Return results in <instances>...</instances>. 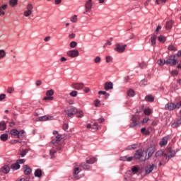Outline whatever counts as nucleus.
Returning <instances> with one entry per match:
<instances>
[{"label": "nucleus", "mask_w": 181, "mask_h": 181, "mask_svg": "<svg viewBox=\"0 0 181 181\" xmlns=\"http://www.w3.org/2000/svg\"><path fill=\"white\" fill-rule=\"evenodd\" d=\"M139 160L140 162H145L146 160V156H144V151L142 148H139L136 151L134 156H133V160Z\"/></svg>", "instance_id": "1"}, {"label": "nucleus", "mask_w": 181, "mask_h": 181, "mask_svg": "<svg viewBox=\"0 0 181 181\" xmlns=\"http://www.w3.org/2000/svg\"><path fill=\"white\" fill-rule=\"evenodd\" d=\"M65 112L67 117H70L71 118L74 115H75V114H77V108L70 106L66 110H65Z\"/></svg>", "instance_id": "2"}, {"label": "nucleus", "mask_w": 181, "mask_h": 181, "mask_svg": "<svg viewBox=\"0 0 181 181\" xmlns=\"http://www.w3.org/2000/svg\"><path fill=\"white\" fill-rule=\"evenodd\" d=\"M165 108L167 111H175V110L176 109L179 110L177 103H175L172 102L165 104Z\"/></svg>", "instance_id": "3"}, {"label": "nucleus", "mask_w": 181, "mask_h": 181, "mask_svg": "<svg viewBox=\"0 0 181 181\" xmlns=\"http://www.w3.org/2000/svg\"><path fill=\"white\" fill-rule=\"evenodd\" d=\"M165 64H170V66H176L177 64V60H176V55H170L169 58L165 61Z\"/></svg>", "instance_id": "4"}, {"label": "nucleus", "mask_w": 181, "mask_h": 181, "mask_svg": "<svg viewBox=\"0 0 181 181\" xmlns=\"http://www.w3.org/2000/svg\"><path fill=\"white\" fill-rule=\"evenodd\" d=\"M127 48V44L124 45L120 43H117L115 45V47L114 49L115 52H117L118 53H124L125 52V49Z\"/></svg>", "instance_id": "5"}, {"label": "nucleus", "mask_w": 181, "mask_h": 181, "mask_svg": "<svg viewBox=\"0 0 181 181\" xmlns=\"http://www.w3.org/2000/svg\"><path fill=\"white\" fill-rule=\"evenodd\" d=\"M168 153H170V155H167L166 153L164 154V158H165L167 162L170 160L172 158H175L176 156V151L172 150V148H170Z\"/></svg>", "instance_id": "6"}, {"label": "nucleus", "mask_w": 181, "mask_h": 181, "mask_svg": "<svg viewBox=\"0 0 181 181\" xmlns=\"http://www.w3.org/2000/svg\"><path fill=\"white\" fill-rule=\"evenodd\" d=\"M81 172V169L78 167V165H75L74 168L73 176L76 180H78L81 177L78 176V173Z\"/></svg>", "instance_id": "7"}, {"label": "nucleus", "mask_w": 181, "mask_h": 181, "mask_svg": "<svg viewBox=\"0 0 181 181\" xmlns=\"http://www.w3.org/2000/svg\"><path fill=\"white\" fill-rule=\"evenodd\" d=\"M170 139V135H167L162 138L161 141L159 142L160 146H166L168 145V141Z\"/></svg>", "instance_id": "8"}, {"label": "nucleus", "mask_w": 181, "mask_h": 181, "mask_svg": "<svg viewBox=\"0 0 181 181\" xmlns=\"http://www.w3.org/2000/svg\"><path fill=\"white\" fill-rule=\"evenodd\" d=\"M146 153H148V158H146V159H149V158H151L152 155L155 153V147L152 146L148 147L146 151Z\"/></svg>", "instance_id": "9"}, {"label": "nucleus", "mask_w": 181, "mask_h": 181, "mask_svg": "<svg viewBox=\"0 0 181 181\" xmlns=\"http://www.w3.org/2000/svg\"><path fill=\"white\" fill-rule=\"evenodd\" d=\"M63 138L62 137V134H57L55 139H52L51 143L53 145H59L60 144V141H62Z\"/></svg>", "instance_id": "10"}, {"label": "nucleus", "mask_w": 181, "mask_h": 181, "mask_svg": "<svg viewBox=\"0 0 181 181\" xmlns=\"http://www.w3.org/2000/svg\"><path fill=\"white\" fill-rule=\"evenodd\" d=\"M93 0H88L85 4L86 11L83 13L86 14V12H90L91 8H93Z\"/></svg>", "instance_id": "11"}, {"label": "nucleus", "mask_w": 181, "mask_h": 181, "mask_svg": "<svg viewBox=\"0 0 181 181\" xmlns=\"http://www.w3.org/2000/svg\"><path fill=\"white\" fill-rule=\"evenodd\" d=\"M131 124H129V128H134V127H136L138 125V117L135 115H133L131 119Z\"/></svg>", "instance_id": "12"}, {"label": "nucleus", "mask_w": 181, "mask_h": 181, "mask_svg": "<svg viewBox=\"0 0 181 181\" xmlns=\"http://www.w3.org/2000/svg\"><path fill=\"white\" fill-rule=\"evenodd\" d=\"M71 87L75 90H83L84 88V83H74L71 84Z\"/></svg>", "instance_id": "13"}, {"label": "nucleus", "mask_w": 181, "mask_h": 181, "mask_svg": "<svg viewBox=\"0 0 181 181\" xmlns=\"http://www.w3.org/2000/svg\"><path fill=\"white\" fill-rule=\"evenodd\" d=\"M78 54L79 53L78 50H70L67 52V56H69V57H77Z\"/></svg>", "instance_id": "14"}, {"label": "nucleus", "mask_w": 181, "mask_h": 181, "mask_svg": "<svg viewBox=\"0 0 181 181\" xmlns=\"http://www.w3.org/2000/svg\"><path fill=\"white\" fill-rule=\"evenodd\" d=\"M104 88L106 91H108L109 90H112L114 88V84L112 82H105L104 84Z\"/></svg>", "instance_id": "15"}, {"label": "nucleus", "mask_w": 181, "mask_h": 181, "mask_svg": "<svg viewBox=\"0 0 181 181\" xmlns=\"http://www.w3.org/2000/svg\"><path fill=\"white\" fill-rule=\"evenodd\" d=\"M119 160H122L123 162H132V160H134V157H128V156H121L119 158Z\"/></svg>", "instance_id": "16"}, {"label": "nucleus", "mask_w": 181, "mask_h": 181, "mask_svg": "<svg viewBox=\"0 0 181 181\" xmlns=\"http://www.w3.org/2000/svg\"><path fill=\"white\" fill-rule=\"evenodd\" d=\"M23 169H24V175H26L27 176H29L30 173H32V168L29 167L28 165H23Z\"/></svg>", "instance_id": "17"}, {"label": "nucleus", "mask_w": 181, "mask_h": 181, "mask_svg": "<svg viewBox=\"0 0 181 181\" xmlns=\"http://www.w3.org/2000/svg\"><path fill=\"white\" fill-rule=\"evenodd\" d=\"M1 172H2L3 173H5V175L9 173V171L11 170V168L9 167V165H4L1 168Z\"/></svg>", "instance_id": "18"}, {"label": "nucleus", "mask_w": 181, "mask_h": 181, "mask_svg": "<svg viewBox=\"0 0 181 181\" xmlns=\"http://www.w3.org/2000/svg\"><path fill=\"white\" fill-rule=\"evenodd\" d=\"M153 168H155V165L153 164L150 165L149 167H146L145 169L146 175H149V173H151L152 170H153Z\"/></svg>", "instance_id": "19"}, {"label": "nucleus", "mask_w": 181, "mask_h": 181, "mask_svg": "<svg viewBox=\"0 0 181 181\" xmlns=\"http://www.w3.org/2000/svg\"><path fill=\"white\" fill-rule=\"evenodd\" d=\"M29 151H30V148L19 150L20 155H21V158L25 157L26 156V154L28 153V152H29Z\"/></svg>", "instance_id": "20"}, {"label": "nucleus", "mask_w": 181, "mask_h": 181, "mask_svg": "<svg viewBox=\"0 0 181 181\" xmlns=\"http://www.w3.org/2000/svg\"><path fill=\"white\" fill-rule=\"evenodd\" d=\"M25 130H20L18 131V134H17V138L18 139H23L25 137Z\"/></svg>", "instance_id": "21"}, {"label": "nucleus", "mask_w": 181, "mask_h": 181, "mask_svg": "<svg viewBox=\"0 0 181 181\" xmlns=\"http://www.w3.org/2000/svg\"><path fill=\"white\" fill-rule=\"evenodd\" d=\"M173 23L174 22L173 20H170L169 21H167L165 24V29H172L173 26Z\"/></svg>", "instance_id": "22"}, {"label": "nucleus", "mask_w": 181, "mask_h": 181, "mask_svg": "<svg viewBox=\"0 0 181 181\" xmlns=\"http://www.w3.org/2000/svg\"><path fill=\"white\" fill-rule=\"evenodd\" d=\"M34 176L35 177H42V169L38 168V169L35 170V171L34 173Z\"/></svg>", "instance_id": "23"}, {"label": "nucleus", "mask_w": 181, "mask_h": 181, "mask_svg": "<svg viewBox=\"0 0 181 181\" xmlns=\"http://www.w3.org/2000/svg\"><path fill=\"white\" fill-rule=\"evenodd\" d=\"M145 100L148 103H153V101H155V98L152 95H148L145 97Z\"/></svg>", "instance_id": "24"}, {"label": "nucleus", "mask_w": 181, "mask_h": 181, "mask_svg": "<svg viewBox=\"0 0 181 181\" xmlns=\"http://www.w3.org/2000/svg\"><path fill=\"white\" fill-rule=\"evenodd\" d=\"M168 50L170 52H177V47H176V45H175L173 44H170L168 46Z\"/></svg>", "instance_id": "25"}, {"label": "nucleus", "mask_w": 181, "mask_h": 181, "mask_svg": "<svg viewBox=\"0 0 181 181\" xmlns=\"http://www.w3.org/2000/svg\"><path fill=\"white\" fill-rule=\"evenodd\" d=\"M8 8V5L4 4L2 6H0V15H2L3 16H5V11H6V9Z\"/></svg>", "instance_id": "26"}, {"label": "nucleus", "mask_w": 181, "mask_h": 181, "mask_svg": "<svg viewBox=\"0 0 181 181\" xmlns=\"http://www.w3.org/2000/svg\"><path fill=\"white\" fill-rule=\"evenodd\" d=\"M164 154H165V152L163 151V150H158L156 153V158H159L160 156H163V158H165Z\"/></svg>", "instance_id": "27"}, {"label": "nucleus", "mask_w": 181, "mask_h": 181, "mask_svg": "<svg viewBox=\"0 0 181 181\" xmlns=\"http://www.w3.org/2000/svg\"><path fill=\"white\" fill-rule=\"evenodd\" d=\"M6 129V122L5 121L0 122V131H5Z\"/></svg>", "instance_id": "28"}, {"label": "nucleus", "mask_w": 181, "mask_h": 181, "mask_svg": "<svg viewBox=\"0 0 181 181\" xmlns=\"http://www.w3.org/2000/svg\"><path fill=\"white\" fill-rule=\"evenodd\" d=\"M95 162H97L96 158H91L89 160H86V163L88 165H93V163H95Z\"/></svg>", "instance_id": "29"}, {"label": "nucleus", "mask_w": 181, "mask_h": 181, "mask_svg": "<svg viewBox=\"0 0 181 181\" xmlns=\"http://www.w3.org/2000/svg\"><path fill=\"white\" fill-rule=\"evenodd\" d=\"M11 169H13L14 170H18V169L21 168V165H19L17 161L16 163H13L11 165Z\"/></svg>", "instance_id": "30"}, {"label": "nucleus", "mask_w": 181, "mask_h": 181, "mask_svg": "<svg viewBox=\"0 0 181 181\" xmlns=\"http://www.w3.org/2000/svg\"><path fill=\"white\" fill-rule=\"evenodd\" d=\"M81 168H83L84 170H90V165L86 164V163H82L79 165Z\"/></svg>", "instance_id": "31"}, {"label": "nucleus", "mask_w": 181, "mask_h": 181, "mask_svg": "<svg viewBox=\"0 0 181 181\" xmlns=\"http://www.w3.org/2000/svg\"><path fill=\"white\" fill-rule=\"evenodd\" d=\"M0 139L3 142H6L8 141V134H3L0 136Z\"/></svg>", "instance_id": "32"}, {"label": "nucleus", "mask_w": 181, "mask_h": 181, "mask_svg": "<svg viewBox=\"0 0 181 181\" xmlns=\"http://www.w3.org/2000/svg\"><path fill=\"white\" fill-rule=\"evenodd\" d=\"M10 134L13 136H18V134H19V131L16 129H13L10 131Z\"/></svg>", "instance_id": "33"}, {"label": "nucleus", "mask_w": 181, "mask_h": 181, "mask_svg": "<svg viewBox=\"0 0 181 181\" xmlns=\"http://www.w3.org/2000/svg\"><path fill=\"white\" fill-rule=\"evenodd\" d=\"M141 134H143V135H151V132H149V130H147L145 127L141 129Z\"/></svg>", "instance_id": "34"}, {"label": "nucleus", "mask_w": 181, "mask_h": 181, "mask_svg": "<svg viewBox=\"0 0 181 181\" xmlns=\"http://www.w3.org/2000/svg\"><path fill=\"white\" fill-rule=\"evenodd\" d=\"M158 42H160V43H165L166 42V37L164 35H160L158 37Z\"/></svg>", "instance_id": "35"}, {"label": "nucleus", "mask_w": 181, "mask_h": 181, "mask_svg": "<svg viewBox=\"0 0 181 181\" xmlns=\"http://www.w3.org/2000/svg\"><path fill=\"white\" fill-rule=\"evenodd\" d=\"M157 36L156 35H153L151 37V45L152 46H155V45H156V39H157Z\"/></svg>", "instance_id": "36"}, {"label": "nucleus", "mask_w": 181, "mask_h": 181, "mask_svg": "<svg viewBox=\"0 0 181 181\" xmlns=\"http://www.w3.org/2000/svg\"><path fill=\"white\" fill-rule=\"evenodd\" d=\"M54 90H53L52 89L48 90L46 92L47 97H52V95H54Z\"/></svg>", "instance_id": "37"}, {"label": "nucleus", "mask_w": 181, "mask_h": 181, "mask_svg": "<svg viewBox=\"0 0 181 181\" xmlns=\"http://www.w3.org/2000/svg\"><path fill=\"white\" fill-rule=\"evenodd\" d=\"M127 95L129 97H134L135 95V91L132 89H130L127 91Z\"/></svg>", "instance_id": "38"}, {"label": "nucleus", "mask_w": 181, "mask_h": 181, "mask_svg": "<svg viewBox=\"0 0 181 181\" xmlns=\"http://www.w3.org/2000/svg\"><path fill=\"white\" fill-rule=\"evenodd\" d=\"M9 4L10 6H16V5H18V0H10Z\"/></svg>", "instance_id": "39"}, {"label": "nucleus", "mask_w": 181, "mask_h": 181, "mask_svg": "<svg viewBox=\"0 0 181 181\" xmlns=\"http://www.w3.org/2000/svg\"><path fill=\"white\" fill-rule=\"evenodd\" d=\"M39 121H49V116L45 115L38 118Z\"/></svg>", "instance_id": "40"}, {"label": "nucleus", "mask_w": 181, "mask_h": 181, "mask_svg": "<svg viewBox=\"0 0 181 181\" xmlns=\"http://www.w3.org/2000/svg\"><path fill=\"white\" fill-rule=\"evenodd\" d=\"M144 112L145 115H151L152 114V110L147 108L144 110Z\"/></svg>", "instance_id": "41"}, {"label": "nucleus", "mask_w": 181, "mask_h": 181, "mask_svg": "<svg viewBox=\"0 0 181 181\" xmlns=\"http://www.w3.org/2000/svg\"><path fill=\"white\" fill-rule=\"evenodd\" d=\"M53 100H54V98L53 96H46L43 98L44 101H53Z\"/></svg>", "instance_id": "42"}, {"label": "nucleus", "mask_w": 181, "mask_h": 181, "mask_svg": "<svg viewBox=\"0 0 181 181\" xmlns=\"http://www.w3.org/2000/svg\"><path fill=\"white\" fill-rule=\"evenodd\" d=\"M6 56V53L5 52V50L1 49L0 50V59H4Z\"/></svg>", "instance_id": "43"}, {"label": "nucleus", "mask_w": 181, "mask_h": 181, "mask_svg": "<svg viewBox=\"0 0 181 181\" xmlns=\"http://www.w3.org/2000/svg\"><path fill=\"white\" fill-rule=\"evenodd\" d=\"M136 148V144H133L127 147V151H132V149H135Z\"/></svg>", "instance_id": "44"}, {"label": "nucleus", "mask_w": 181, "mask_h": 181, "mask_svg": "<svg viewBox=\"0 0 181 181\" xmlns=\"http://www.w3.org/2000/svg\"><path fill=\"white\" fill-rule=\"evenodd\" d=\"M98 94L105 95V97L107 98V97H110V94L107 93L105 91L99 90Z\"/></svg>", "instance_id": "45"}, {"label": "nucleus", "mask_w": 181, "mask_h": 181, "mask_svg": "<svg viewBox=\"0 0 181 181\" xmlns=\"http://www.w3.org/2000/svg\"><path fill=\"white\" fill-rule=\"evenodd\" d=\"M92 129H94V131H98V123H93V124L92 125Z\"/></svg>", "instance_id": "46"}, {"label": "nucleus", "mask_w": 181, "mask_h": 181, "mask_svg": "<svg viewBox=\"0 0 181 181\" xmlns=\"http://www.w3.org/2000/svg\"><path fill=\"white\" fill-rule=\"evenodd\" d=\"M77 94H78L77 90H73L69 93V95H71V97H77Z\"/></svg>", "instance_id": "47"}, {"label": "nucleus", "mask_w": 181, "mask_h": 181, "mask_svg": "<svg viewBox=\"0 0 181 181\" xmlns=\"http://www.w3.org/2000/svg\"><path fill=\"white\" fill-rule=\"evenodd\" d=\"M69 46L70 47H71V49H74V47L77 46V42L75 41H72L70 42Z\"/></svg>", "instance_id": "48"}, {"label": "nucleus", "mask_w": 181, "mask_h": 181, "mask_svg": "<svg viewBox=\"0 0 181 181\" xmlns=\"http://www.w3.org/2000/svg\"><path fill=\"white\" fill-rule=\"evenodd\" d=\"M146 63H145V62H141V63H139V67L140 68V69H145V68H146Z\"/></svg>", "instance_id": "49"}, {"label": "nucleus", "mask_w": 181, "mask_h": 181, "mask_svg": "<svg viewBox=\"0 0 181 181\" xmlns=\"http://www.w3.org/2000/svg\"><path fill=\"white\" fill-rule=\"evenodd\" d=\"M30 15H32V11L28 10L24 11V16H25L26 18H28V16H30Z\"/></svg>", "instance_id": "50"}, {"label": "nucleus", "mask_w": 181, "mask_h": 181, "mask_svg": "<svg viewBox=\"0 0 181 181\" xmlns=\"http://www.w3.org/2000/svg\"><path fill=\"white\" fill-rule=\"evenodd\" d=\"M158 63L159 66H163V65L166 64V61L160 59L158 60Z\"/></svg>", "instance_id": "51"}, {"label": "nucleus", "mask_w": 181, "mask_h": 181, "mask_svg": "<svg viewBox=\"0 0 181 181\" xmlns=\"http://www.w3.org/2000/svg\"><path fill=\"white\" fill-rule=\"evenodd\" d=\"M57 153V151L54 150V148H52L49 151V153H50L52 158H54V153Z\"/></svg>", "instance_id": "52"}, {"label": "nucleus", "mask_w": 181, "mask_h": 181, "mask_svg": "<svg viewBox=\"0 0 181 181\" xmlns=\"http://www.w3.org/2000/svg\"><path fill=\"white\" fill-rule=\"evenodd\" d=\"M15 91V88H13V87H8L7 88V93H8V94H12V93H13Z\"/></svg>", "instance_id": "53"}, {"label": "nucleus", "mask_w": 181, "mask_h": 181, "mask_svg": "<svg viewBox=\"0 0 181 181\" xmlns=\"http://www.w3.org/2000/svg\"><path fill=\"white\" fill-rule=\"evenodd\" d=\"M27 11H30V12L33 11V5H32V4H28L27 5Z\"/></svg>", "instance_id": "54"}, {"label": "nucleus", "mask_w": 181, "mask_h": 181, "mask_svg": "<svg viewBox=\"0 0 181 181\" xmlns=\"http://www.w3.org/2000/svg\"><path fill=\"white\" fill-rule=\"evenodd\" d=\"M132 171L134 172V173H138L139 172V168H138V167L136 166H134L132 168Z\"/></svg>", "instance_id": "55"}, {"label": "nucleus", "mask_w": 181, "mask_h": 181, "mask_svg": "<svg viewBox=\"0 0 181 181\" xmlns=\"http://www.w3.org/2000/svg\"><path fill=\"white\" fill-rule=\"evenodd\" d=\"M71 22H74V23L77 22V15H74L71 18Z\"/></svg>", "instance_id": "56"}, {"label": "nucleus", "mask_w": 181, "mask_h": 181, "mask_svg": "<svg viewBox=\"0 0 181 181\" xmlns=\"http://www.w3.org/2000/svg\"><path fill=\"white\" fill-rule=\"evenodd\" d=\"M94 62H95V63H96V64L101 63V57H96L94 59Z\"/></svg>", "instance_id": "57"}, {"label": "nucleus", "mask_w": 181, "mask_h": 181, "mask_svg": "<svg viewBox=\"0 0 181 181\" xmlns=\"http://www.w3.org/2000/svg\"><path fill=\"white\" fill-rule=\"evenodd\" d=\"M166 1L168 0H156V3L157 4V5H160V4L166 3Z\"/></svg>", "instance_id": "58"}, {"label": "nucleus", "mask_w": 181, "mask_h": 181, "mask_svg": "<svg viewBox=\"0 0 181 181\" xmlns=\"http://www.w3.org/2000/svg\"><path fill=\"white\" fill-rule=\"evenodd\" d=\"M76 114H79L78 115V118H82V117H83V111L82 110H77V112H76Z\"/></svg>", "instance_id": "59"}, {"label": "nucleus", "mask_w": 181, "mask_h": 181, "mask_svg": "<svg viewBox=\"0 0 181 181\" xmlns=\"http://www.w3.org/2000/svg\"><path fill=\"white\" fill-rule=\"evenodd\" d=\"M100 100L96 99V100L94 101V105H95V107H100Z\"/></svg>", "instance_id": "60"}, {"label": "nucleus", "mask_w": 181, "mask_h": 181, "mask_svg": "<svg viewBox=\"0 0 181 181\" xmlns=\"http://www.w3.org/2000/svg\"><path fill=\"white\" fill-rule=\"evenodd\" d=\"M16 162L18 163V165H21L22 163H25V162H26V160L25 159H18L16 160Z\"/></svg>", "instance_id": "61"}, {"label": "nucleus", "mask_w": 181, "mask_h": 181, "mask_svg": "<svg viewBox=\"0 0 181 181\" xmlns=\"http://www.w3.org/2000/svg\"><path fill=\"white\" fill-rule=\"evenodd\" d=\"M21 144V141H19V140H18V139H16V140H11V141H10V144H11V145H15V144Z\"/></svg>", "instance_id": "62"}, {"label": "nucleus", "mask_w": 181, "mask_h": 181, "mask_svg": "<svg viewBox=\"0 0 181 181\" xmlns=\"http://www.w3.org/2000/svg\"><path fill=\"white\" fill-rule=\"evenodd\" d=\"M112 62V57L107 56L106 57V63H111Z\"/></svg>", "instance_id": "63"}, {"label": "nucleus", "mask_w": 181, "mask_h": 181, "mask_svg": "<svg viewBox=\"0 0 181 181\" xmlns=\"http://www.w3.org/2000/svg\"><path fill=\"white\" fill-rule=\"evenodd\" d=\"M172 76H178L179 75V71L177 70H173L171 71Z\"/></svg>", "instance_id": "64"}]
</instances>
